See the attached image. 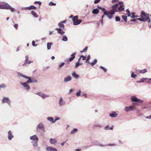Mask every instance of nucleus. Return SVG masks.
<instances>
[{
  "label": "nucleus",
  "mask_w": 151,
  "mask_h": 151,
  "mask_svg": "<svg viewBox=\"0 0 151 151\" xmlns=\"http://www.w3.org/2000/svg\"><path fill=\"white\" fill-rule=\"evenodd\" d=\"M65 104V101L63 100V98L60 97L58 101V104L60 106H63Z\"/></svg>",
  "instance_id": "nucleus-12"
},
{
  "label": "nucleus",
  "mask_w": 151,
  "mask_h": 151,
  "mask_svg": "<svg viewBox=\"0 0 151 151\" xmlns=\"http://www.w3.org/2000/svg\"><path fill=\"white\" fill-rule=\"evenodd\" d=\"M46 150L47 151H58L55 148L50 146L47 147Z\"/></svg>",
  "instance_id": "nucleus-14"
},
{
  "label": "nucleus",
  "mask_w": 151,
  "mask_h": 151,
  "mask_svg": "<svg viewBox=\"0 0 151 151\" xmlns=\"http://www.w3.org/2000/svg\"><path fill=\"white\" fill-rule=\"evenodd\" d=\"M32 14L35 17L37 18L38 17V15L34 11H32L31 12Z\"/></svg>",
  "instance_id": "nucleus-35"
},
{
  "label": "nucleus",
  "mask_w": 151,
  "mask_h": 151,
  "mask_svg": "<svg viewBox=\"0 0 151 151\" xmlns=\"http://www.w3.org/2000/svg\"><path fill=\"white\" fill-rule=\"evenodd\" d=\"M137 75L134 74L133 73H132L131 74V76L133 78H135L137 77Z\"/></svg>",
  "instance_id": "nucleus-48"
},
{
  "label": "nucleus",
  "mask_w": 151,
  "mask_h": 151,
  "mask_svg": "<svg viewBox=\"0 0 151 151\" xmlns=\"http://www.w3.org/2000/svg\"><path fill=\"white\" fill-rule=\"evenodd\" d=\"M25 58H26V59L25 60V61L27 62V61H28V56L27 55L26 56H25Z\"/></svg>",
  "instance_id": "nucleus-62"
},
{
  "label": "nucleus",
  "mask_w": 151,
  "mask_h": 151,
  "mask_svg": "<svg viewBox=\"0 0 151 151\" xmlns=\"http://www.w3.org/2000/svg\"><path fill=\"white\" fill-rule=\"evenodd\" d=\"M0 9L10 10L12 12L15 11L14 9L7 3H5L4 5H0Z\"/></svg>",
  "instance_id": "nucleus-2"
},
{
  "label": "nucleus",
  "mask_w": 151,
  "mask_h": 151,
  "mask_svg": "<svg viewBox=\"0 0 151 151\" xmlns=\"http://www.w3.org/2000/svg\"><path fill=\"white\" fill-rule=\"evenodd\" d=\"M36 94L41 97L42 99H44L47 97H49L50 96L45 94L42 92H38L36 93Z\"/></svg>",
  "instance_id": "nucleus-10"
},
{
  "label": "nucleus",
  "mask_w": 151,
  "mask_h": 151,
  "mask_svg": "<svg viewBox=\"0 0 151 151\" xmlns=\"http://www.w3.org/2000/svg\"><path fill=\"white\" fill-rule=\"evenodd\" d=\"M99 10L98 9H95L93 10L92 11V13L93 14H98L99 12Z\"/></svg>",
  "instance_id": "nucleus-22"
},
{
  "label": "nucleus",
  "mask_w": 151,
  "mask_h": 151,
  "mask_svg": "<svg viewBox=\"0 0 151 151\" xmlns=\"http://www.w3.org/2000/svg\"><path fill=\"white\" fill-rule=\"evenodd\" d=\"M40 129L43 131V132L45 131V128L43 124L42 123H40L36 127V129L37 131H38V129Z\"/></svg>",
  "instance_id": "nucleus-9"
},
{
  "label": "nucleus",
  "mask_w": 151,
  "mask_h": 151,
  "mask_svg": "<svg viewBox=\"0 0 151 151\" xmlns=\"http://www.w3.org/2000/svg\"><path fill=\"white\" fill-rule=\"evenodd\" d=\"M60 119V117H56L55 119L54 120V121H53V122L54 123L55 122L57 121V120H58L59 119Z\"/></svg>",
  "instance_id": "nucleus-49"
},
{
  "label": "nucleus",
  "mask_w": 151,
  "mask_h": 151,
  "mask_svg": "<svg viewBox=\"0 0 151 151\" xmlns=\"http://www.w3.org/2000/svg\"><path fill=\"white\" fill-rule=\"evenodd\" d=\"M126 12H127V15L128 17L131 16V14L130 13V12L129 11V9H127L126 10Z\"/></svg>",
  "instance_id": "nucleus-39"
},
{
  "label": "nucleus",
  "mask_w": 151,
  "mask_h": 151,
  "mask_svg": "<svg viewBox=\"0 0 151 151\" xmlns=\"http://www.w3.org/2000/svg\"><path fill=\"white\" fill-rule=\"evenodd\" d=\"M68 39L67 37L65 35H63L62 39V40L63 41H68Z\"/></svg>",
  "instance_id": "nucleus-34"
},
{
  "label": "nucleus",
  "mask_w": 151,
  "mask_h": 151,
  "mask_svg": "<svg viewBox=\"0 0 151 151\" xmlns=\"http://www.w3.org/2000/svg\"><path fill=\"white\" fill-rule=\"evenodd\" d=\"M2 104H7L9 106H10L11 104V101L8 97H4L1 101Z\"/></svg>",
  "instance_id": "nucleus-4"
},
{
  "label": "nucleus",
  "mask_w": 151,
  "mask_h": 151,
  "mask_svg": "<svg viewBox=\"0 0 151 151\" xmlns=\"http://www.w3.org/2000/svg\"><path fill=\"white\" fill-rule=\"evenodd\" d=\"M80 57L81 58H82V59L83 60H86V57L83 55H81L80 56Z\"/></svg>",
  "instance_id": "nucleus-55"
},
{
  "label": "nucleus",
  "mask_w": 151,
  "mask_h": 151,
  "mask_svg": "<svg viewBox=\"0 0 151 151\" xmlns=\"http://www.w3.org/2000/svg\"><path fill=\"white\" fill-rule=\"evenodd\" d=\"M137 19L138 20L144 22V19H143V18L141 17V18H137Z\"/></svg>",
  "instance_id": "nucleus-53"
},
{
  "label": "nucleus",
  "mask_w": 151,
  "mask_h": 151,
  "mask_svg": "<svg viewBox=\"0 0 151 151\" xmlns=\"http://www.w3.org/2000/svg\"><path fill=\"white\" fill-rule=\"evenodd\" d=\"M31 9H36V7H35V6H33V5H31L30 6Z\"/></svg>",
  "instance_id": "nucleus-58"
},
{
  "label": "nucleus",
  "mask_w": 151,
  "mask_h": 151,
  "mask_svg": "<svg viewBox=\"0 0 151 151\" xmlns=\"http://www.w3.org/2000/svg\"><path fill=\"white\" fill-rule=\"evenodd\" d=\"M78 16H76L72 19L74 25H78L81 22L82 20L81 19L78 20Z\"/></svg>",
  "instance_id": "nucleus-3"
},
{
  "label": "nucleus",
  "mask_w": 151,
  "mask_h": 151,
  "mask_svg": "<svg viewBox=\"0 0 151 151\" xmlns=\"http://www.w3.org/2000/svg\"><path fill=\"white\" fill-rule=\"evenodd\" d=\"M81 95V91H79V92L76 93V95L77 96H80Z\"/></svg>",
  "instance_id": "nucleus-57"
},
{
  "label": "nucleus",
  "mask_w": 151,
  "mask_h": 151,
  "mask_svg": "<svg viewBox=\"0 0 151 151\" xmlns=\"http://www.w3.org/2000/svg\"><path fill=\"white\" fill-rule=\"evenodd\" d=\"M77 131L78 129H77L74 128L71 131V132H70V133L71 134H73L77 132Z\"/></svg>",
  "instance_id": "nucleus-37"
},
{
  "label": "nucleus",
  "mask_w": 151,
  "mask_h": 151,
  "mask_svg": "<svg viewBox=\"0 0 151 151\" xmlns=\"http://www.w3.org/2000/svg\"><path fill=\"white\" fill-rule=\"evenodd\" d=\"M56 4L55 3H54L52 2H50L49 4V6H55Z\"/></svg>",
  "instance_id": "nucleus-47"
},
{
  "label": "nucleus",
  "mask_w": 151,
  "mask_h": 151,
  "mask_svg": "<svg viewBox=\"0 0 151 151\" xmlns=\"http://www.w3.org/2000/svg\"><path fill=\"white\" fill-rule=\"evenodd\" d=\"M7 137L9 140L10 141L12 140V139L14 137V136L11 130H9L8 132Z\"/></svg>",
  "instance_id": "nucleus-13"
},
{
  "label": "nucleus",
  "mask_w": 151,
  "mask_h": 151,
  "mask_svg": "<svg viewBox=\"0 0 151 151\" xmlns=\"http://www.w3.org/2000/svg\"><path fill=\"white\" fill-rule=\"evenodd\" d=\"M35 4H38L40 6L42 4V3L40 1H36L34 2Z\"/></svg>",
  "instance_id": "nucleus-51"
},
{
  "label": "nucleus",
  "mask_w": 151,
  "mask_h": 151,
  "mask_svg": "<svg viewBox=\"0 0 151 151\" xmlns=\"http://www.w3.org/2000/svg\"><path fill=\"white\" fill-rule=\"evenodd\" d=\"M100 68L101 69H102L103 70V71L105 72H106V71H107V69H106V68H104V67L102 66H100Z\"/></svg>",
  "instance_id": "nucleus-46"
},
{
  "label": "nucleus",
  "mask_w": 151,
  "mask_h": 151,
  "mask_svg": "<svg viewBox=\"0 0 151 151\" xmlns=\"http://www.w3.org/2000/svg\"><path fill=\"white\" fill-rule=\"evenodd\" d=\"M88 49V47H86L81 52H86Z\"/></svg>",
  "instance_id": "nucleus-54"
},
{
  "label": "nucleus",
  "mask_w": 151,
  "mask_h": 151,
  "mask_svg": "<svg viewBox=\"0 0 151 151\" xmlns=\"http://www.w3.org/2000/svg\"><path fill=\"white\" fill-rule=\"evenodd\" d=\"M17 74L18 76H21L27 79H28L29 82L30 83L37 82V80L36 79L33 78H32L30 77L27 76L26 75L22 74V73L18 72L17 73Z\"/></svg>",
  "instance_id": "nucleus-1"
},
{
  "label": "nucleus",
  "mask_w": 151,
  "mask_h": 151,
  "mask_svg": "<svg viewBox=\"0 0 151 151\" xmlns=\"http://www.w3.org/2000/svg\"><path fill=\"white\" fill-rule=\"evenodd\" d=\"M94 126H95V127H96V128H100L101 127V126L100 125L98 124H95L94 125Z\"/></svg>",
  "instance_id": "nucleus-44"
},
{
  "label": "nucleus",
  "mask_w": 151,
  "mask_h": 151,
  "mask_svg": "<svg viewBox=\"0 0 151 151\" xmlns=\"http://www.w3.org/2000/svg\"><path fill=\"white\" fill-rule=\"evenodd\" d=\"M58 26L60 27L59 28L61 29H64L65 27L64 25L62 22L59 23L58 24Z\"/></svg>",
  "instance_id": "nucleus-29"
},
{
  "label": "nucleus",
  "mask_w": 151,
  "mask_h": 151,
  "mask_svg": "<svg viewBox=\"0 0 151 151\" xmlns=\"http://www.w3.org/2000/svg\"><path fill=\"white\" fill-rule=\"evenodd\" d=\"M56 30L57 31L58 33L62 35L64 34L65 33V32L61 28H56Z\"/></svg>",
  "instance_id": "nucleus-19"
},
{
  "label": "nucleus",
  "mask_w": 151,
  "mask_h": 151,
  "mask_svg": "<svg viewBox=\"0 0 151 151\" xmlns=\"http://www.w3.org/2000/svg\"><path fill=\"white\" fill-rule=\"evenodd\" d=\"M97 60L96 59H95L94 60L91 62L90 63V64H91V65L92 66H93L94 65H95L97 62ZM88 63H90L89 62H88Z\"/></svg>",
  "instance_id": "nucleus-28"
},
{
  "label": "nucleus",
  "mask_w": 151,
  "mask_h": 151,
  "mask_svg": "<svg viewBox=\"0 0 151 151\" xmlns=\"http://www.w3.org/2000/svg\"><path fill=\"white\" fill-rule=\"evenodd\" d=\"M122 18L125 22H127V16L125 15H122Z\"/></svg>",
  "instance_id": "nucleus-38"
},
{
  "label": "nucleus",
  "mask_w": 151,
  "mask_h": 151,
  "mask_svg": "<svg viewBox=\"0 0 151 151\" xmlns=\"http://www.w3.org/2000/svg\"><path fill=\"white\" fill-rule=\"evenodd\" d=\"M82 64V63H80L79 62H77L76 63V65H75V68H78L79 66L80 65H81Z\"/></svg>",
  "instance_id": "nucleus-40"
},
{
  "label": "nucleus",
  "mask_w": 151,
  "mask_h": 151,
  "mask_svg": "<svg viewBox=\"0 0 151 151\" xmlns=\"http://www.w3.org/2000/svg\"><path fill=\"white\" fill-rule=\"evenodd\" d=\"M120 7L118 8L119 11L120 12H123L124 9V3L123 1L119 2L118 4Z\"/></svg>",
  "instance_id": "nucleus-8"
},
{
  "label": "nucleus",
  "mask_w": 151,
  "mask_h": 151,
  "mask_svg": "<svg viewBox=\"0 0 151 151\" xmlns=\"http://www.w3.org/2000/svg\"><path fill=\"white\" fill-rule=\"evenodd\" d=\"M71 80L72 78L70 76H69L64 78L63 81L64 83H65L67 82L70 81Z\"/></svg>",
  "instance_id": "nucleus-15"
},
{
  "label": "nucleus",
  "mask_w": 151,
  "mask_h": 151,
  "mask_svg": "<svg viewBox=\"0 0 151 151\" xmlns=\"http://www.w3.org/2000/svg\"><path fill=\"white\" fill-rule=\"evenodd\" d=\"M141 17L143 18L144 20V22L147 20L150 17V15L148 14L145 13L144 11L142 12L141 13Z\"/></svg>",
  "instance_id": "nucleus-5"
},
{
  "label": "nucleus",
  "mask_w": 151,
  "mask_h": 151,
  "mask_svg": "<svg viewBox=\"0 0 151 151\" xmlns=\"http://www.w3.org/2000/svg\"><path fill=\"white\" fill-rule=\"evenodd\" d=\"M151 81V78H146L145 81L147 82H150V81Z\"/></svg>",
  "instance_id": "nucleus-50"
},
{
  "label": "nucleus",
  "mask_w": 151,
  "mask_h": 151,
  "mask_svg": "<svg viewBox=\"0 0 151 151\" xmlns=\"http://www.w3.org/2000/svg\"><path fill=\"white\" fill-rule=\"evenodd\" d=\"M137 19H131L130 20V21L131 22H135L137 21Z\"/></svg>",
  "instance_id": "nucleus-60"
},
{
  "label": "nucleus",
  "mask_w": 151,
  "mask_h": 151,
  "mask_svg": "<svg viewBox=\"0 0 151 151\" xmlns=\"http://www.w3.org/2000/svg\"><path fill=\"white\" fill-rule=\"evenodd\" d=\"M116 21L118 22L120 21L121 19L120 17L119 16L116 17H115Z\"/></svg>",
  "instance_id": "nucleus-43"
},
{
  "label": "nucleus",
  "mask_w": 151,
  "mask_h": 151,
  "mask_svg": "<svg viewBox=\"0 0 151 151\" xmlns=\"http://www.w3.org/2000/svg\"><path fill=\"white\" fill-rule=\"evenodd\" d=\"M52 45V43L50 42H48L47 43V47L48 50L51 49V46Z\"/></svg>",
  "instance_id": "nucleus-30"
},
{
  "label": "nucleus",
  "mask_w": 151,
  "mask_h": 151,
  "mask_svg": "<svg viewBox=\"0 0 151 151\" xmlns=\"http://www.w3.org/2000/svg\"><path fill=\"white\" fill-rule=\"evenodd\" d=\"M47 119L51 122V123H54L53 118L52 117H48L47 118Z\"/></svg>",
  "instance_id": "nucleus-27"
},
{
  "label": "nucleus",
  "mask_w": 151,
  "mask_h": 151,
  "mask_svg": "<svg viewBox=\"0 0 151 151\" xmlns=\"http://www.w3.org/2000/svg\"><path fill=\"white\" fill-rule=\"evenodd\" d=\"M97 8L101 10L103 12L104 14V13H105L106 12H107L106 9L104 8H102V7L100 6H98Z\"/></svg>",
  "instance_id": "nucleus-24"
},
{
  "label": "nucleus",
  "mask_w": 151,
  "mask_h": 151,
  "mask_svg": "<svg viewBox=\"0 0 151 151\" xmlns=\"http://www.w3.org/2000/svg\"><path fill=\"white\" fill-rule=\"evenodd\" d=\"M109 116L112 118L118 116V114L115 111H113L109 114Z\"/></svg>",
  "instance_id": "nucleus-18"
},
{
  "label": "nucleus",
  "mask_w": 151,
  "mask_h": 151,
  "mask_svg": "<svg viewBox=\"0 0 151 151\" xmlns=\"http://www.w3.org/2000/svg\"><path fill=\"white\" fill-rule=\"evenodd\" d=\"M147 71V69H144L141 70H140L139 71V72L140 73H145Z\"/></svg>",
  "instance_id": "nucleus-36"
},
{
  "label": "nucleus",
  "mask_w": 151,
  "mask_h": 151,
  "mask_svg": "<svg viewBox=\"0 0 151 151\" xmlns=\"http://www.w3.org/2000/svg\"><path fill=\"white\" fill-rule=\"evenodd\" d=\"M146 78H142L140 80L137 81V83H142L144 82L145 81Z\"/></svg>",
  "instance_id": "nucleus-33"
},
{
  "label": "nucleus",
  "mask_w": 151,
  "mask_h": 151,
  "mask_svg": "<svg viewBox=\"0 0 151 151\" xmlns=\"http://www.w3.org/2000/svg\"><path fill=\"white\" fill-rule=\"evenodd\" d=\"M72 75L74 78L76 79L78 78L79 77V75L76 74L75 72H73L72 74Z\"/></svg>",
  "instance_id": "nucleus-25"
},
{
  "label": "nucleus",
  "mask_w": 151,
  "mask_h": 151,
  "mask_svg": "<svg viewBox=\"0 0 151 151\" xmlns=\"http://www.w3.org/2000/svg\"><path fill=\"white\" fill-rule=\"evenodd\" d=\"M6 87V84L3 83L0 85V90L1 88H5Z\"/></svg>",
  "instance_id": "nucleus-31"
},
{
  "label": "nucleus",
  "mask_w": 151,
  "mask_h": 151,
  "mask_svg": "<svg viewBox=\"0 0 151 151\" xmlns=\"http://www.w3.org/2000/svg\"><path fill=\"white\" fill-rule=\"evenodd\" d=\"M14 26L16 29H17L18 27V25L17 24H16L14 25Z\"/></svg>",
  "instance_id": "nucleus-61"
},
{
  "label": "nucleus",
  "mask_w": 151,
  "mask_h": 151,
  "mask_svg": "<svg viewBox=\"0 0 151 151\" xmlns=\"http://www.w3.org/2000/svg\"><path fill=\"white\" fill-rule=\"evenodd\" d=\"M28 80L25 82L22 83H21L22 85L25 88L26 90L28 91L30 89V87L29 86L28 84L30 83Z\"/></svg>",
  "instance_id": "nucleus-6"
},
{
  "label": "nucleus",
  "mask_w": 151,
  "mask_h": 151,
  "mask_svg": "<svg viewBox=\"0 0 151 151\" xmlns=\"http://www.w3.org/2000/svg\"><path fill=\"white\" fill-rule=\"evenodd\" d=\"M146 119H150L151 118V115H150L149 116L146 117Z\"/></svg>",
  "instance_id": "nucleus-64"
},
{
  "label": "nucleus",
  "mask_w": 151,
  "mask_h": 151,
  "mask_svg": "<svg viewBox=\"0 0 151 151\" xmlns=\"http://www.w3.org/2000/svg\"><path fill=\"white\" fill-rule=\"evenodd\" d=\"M65 64L64 62H62L60 64L58 65V68H61V67L63 66Z\"/></svg>",
  "instance_id": "nucleus-42"
},
{
  "label": "nucleus",
  "mask_w": 151,
  "mask_h": 151,
  "mask_svg": "<svg viewBox=\"0 0 151 151\" xmlns=\"http://www.w3.org/2000/svg\"><path fill=\"white\" fill-rule=\"evenodd\" d=\"M31 9L30 6L27 7H23L22 9V10H30Z\"/></svg>",
  "instance_id": "nucleus-41"
},
{
  "label": "nucleus",
  "mask_w": 151,
  "mask_h": 151,
  "mask_svg": "<svg viewBox=\"0 0 151 151\" xmlns=\"http://www.w3.org/2000/svg\"><path fill=\"white\" fill-rule=\"evenodd\" d=\"M94 3L95 4L99 3L101 0H94Z\"/></svg>",
  "instance_id": "nucleus-56"
},
{
  "label": "nucleus",
  "mask_w": 151,
  "mask_h": 151,
  "mask_svg": "<svg viewBox=\"0 0 151 151\" xmlns=\"http://www.w3.org/2000/svg\"><path fill=\"white\" fill-rule=\"evenodd\" d=\"M76 54V53H74L71 55V57L69 59V61L70 62H71L72 60H73L74 58H75V55Z\"/></svg>",
  "instance_id": "nucleus-23"
},
{
  "label": "nucleus",
  "mask_w": 151,
  "mask_h": 151,
  "mask_svg": "<svg viewBox=\"0 0 151 151\" xmlns=\"http://www.w3.org/2000/svg\"><path fill=\"white\" fill-rule=\"evenodd\" d=\"M38 141H32L31 143L32 145L34 147H36L38 146Z\"/></svg>",
  "instance_id": "nucleus-21"
},
{
  "label": "nucleus",
  "mask_w": 151,
  "mask_h": 151,
  "mask_svg": "<svg viewBox=\"0 0 151 151\" xmlns=\"http://www.w3.org/2000/svg\"><path fill=\"white\" fill-rule=\"evenodd\" d=\"M131 101L133 102L142 103L143 101L138 99L134 96H132L131 97Z\"/></svg>",
  "instance_id": "nucleus-7"
},
{
  "label": "nucleus",
  "mask_w": 151,
  "mask_h": 151,
  "mask_svg": "<svg viewBox=\"0 0 151 151\" xmlns=\"http://www.w3.org/2000/svg\"><path fill=\"white\" fill-rule=\"evenodd\" d=\"M118 5H119V4H115L113 5L112 6V9L116 10H117L116 8H117V6H118Z\"/></svg>",
  "instance_id": "nucleus-32"
},
{
  "label": "nucleus",
  "mask_w": 151,
  "mask_h": 151,
  "mask_svg": "<svg viewBox=\"0 0 151 151\" xmlns=\"http://www.w3.org/2000/svg\"><path fill=\"white\" fill-rule=\"evenodd\" d=\"M117 11V10H116L113 9H112L111 12L109 11L111 13V14L113 15Z\"/></svg>",
  "instance_id": "nucleus-45"
},
{
  "label": "nucleus",
  "mask_w": 151,
  "mask_h": 151,
  "mask_svg": "<svg viewBox=\"0 0 151 151\" xmlns=\"http://www.w3.org/2000/svg\"><path fill=\"white\" fill-rule=\"evenodd\" d=\"M104 15L107 16V17L109 19H111L112 18L113 15L111 14V12H106L105 13H104Z\"/></svg>",
  "instance_id": "nucleus-16"
},
{
  "label": "nucleus",
  "mask_w": 151,
  "mask_h": 151,
  "mask_svg": "<svg viewBox=\"0 0 151 151\" xmlns=\"http://www.w3.org/2000/svg\"><path fill=\"white\" fill-rule=\"evenodd\" d=\"M30 139L32 141H38V138L36 135H34L30 137Z\"/></svg>",
  "instance_id": "nucleus-17"
},
{
  "label": "nucleus",
  "mask_w": 151,
  "mask_h": 151,
  "mask_svg": "<svg viewBox=\"0 0 151 151\" xmlns=\"http://www.w3.org/2000/svg\"><path fill=\"white\" fill-rule=\"evenodd\" d=\"M50 142L51 144L55 145L57 142V140L55 139L50 138Z\"/></svg>",
  "instance_id": "nucleus-20"
},
{
  "label": "nucleus",
  "mask_w": 151,
  "mask_h": 151,
  "mask_svg": "<svg viewBox=\"0 0 151 151\" xmlns=\"http://www.w3.org/2000/svg\"><path fill=\"white\" fill-rule=\"evenodd\" d=\"M91 57L90 55H88V56L87 59H86V60L87 61L89 60L90 59Z\"/></svg>",
  "instance_id": "nucleus-59"
},
{
  "label": "nucleus",
  "mask_w": 151,
  "mask_h": 151,
  "mask_svg": "<svg viewBox=\"0 0 151 151\" xmlns=\"http://www.w3.org/2000/svg\"><path fill=\"white\" fill-rule=\"evenodd\" d=\"M73 91V90L72 89H71L69 91V93H71V92H72Z\"/></svg>",
  "instance_id": "nucleus-63"
},
{
  "label": "nucleus",
  "mask_w": 151,
  "mask_h": 151,
  "mask_svg": "<svg viewBox=\"0 0 151 151\" xmlns=\"http://www.w3.org/2000/svg\"><path fill=\"white\" fill-rule=\"evenodd\" d=\"M32 45L33 46H37V44L36 45H35V42L34 40H33L32 41Z\"/></svg>",
  "instance_id": "nucleus-52"
},
{
  "label": "nucleus",
  "mask_w": 151,
  "mask_h": 151,
  "mask_svg": "<svg viewBox=\"0 0 151 151\" xmlns=\"http://www.w3.org/2000/svg\"><path fill=\"white\" fill-rule=\"evenodd\" d=\"M104 129L106 130H113V126H112V127H110L109 125H107L105 127Z\"/></svg>",
  "instance_id": "nucleus-26"
},
{
  "label": "nucleus",
  "mask_w": 151,
  "mask_h": 151,
  "mask_svg": "<svg viewBox=\"0 0 151 151\" xmlns=\"http://www.w3.org/2000/svg\"><path fill=\"white\" fill-rule=\"evenodd\" d=\"M135 107L133 106H130L129 107L126 106L125 109L126 112H128L135 110Z\"/></svg>",
  "instance_id": "nucleus-11"
}]
</instances>
